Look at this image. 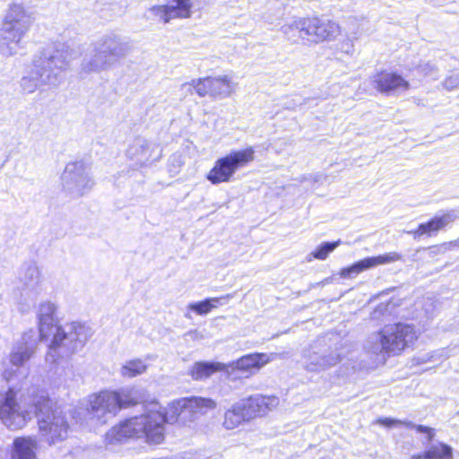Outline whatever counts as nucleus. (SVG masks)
I'll return each mask as SVG.
<instances>
[{"label": "nucleus", "instance_id": "obj_1", "mask_svg": "<svg viewBox=\"0 0 459 459\" xmlns=\"http://www.w3.org/2000/svg\"><path fill=\"white\" fill-rule=\"evenodd\" d=\"M34 413L41 439L48 445L64 441L68 436L69 424L58 409H53L51 401L44 391L36 393L35 388L28 397L17 401V393L9 388L0 394V419L11 429H22Z\"/></svg>", "mask_w": 459, "mask_h": 459}, {"label": "nucleus", "instance_id": "obj_2", "mask_svg": "<svg viewBox=\"0 0 459 459\" xmlns=\"http://www.w3.org/2000/svg\"><path fill=\"white\" fill-rule=\"evenodd\" d=\"M216 407V403L210 398L191 396L170 403V417L160 411H150L140 416L126 420L113 427L106 434L109 444L123 442L129 437H144L149 444H160L165 438V423L178 420L182 414H204Z\"/></svg>", "mask_w": 459, "mask_h": 459}, {"label": "nucleus", "instance_id": "obj_3", "mask_svg": "<svg viewBox=\"0 0 459 459\" xmlns=\"http://www.w3.org/2000/svg\"><path fill=\"white\" fill-rule=\"evenodd\" d=\"M56 312V306L50 301L40 303L38 312L39 337L44 340L52 336L46 354V361L51 364L80 351L92 335L91 329L81 323L58 325Z\"/></svg>", "mask_w": 459, "mask_h": 459}, {"label": "nucleus", "instance_id": "obj_4", "mask_svg": "<svg viewBox=\"0 0 459 459\" xmlns=\"http://www.w3.org/2000/svg\"><path fill=\"white\" fill-rule=\"evenodd\" d=\"M71 60L72 51L65 44L55 43L43 48L34 56L29 74L22 77V91L30 94L41 86H59Z\"/></svg>", "mask_w": 459, "mask_h": 459}, {"label": "nucleus", "instance_id": "obj_5", "mask_svg": "<svg viewBox=\"0 0 459 459\" xmlns=\"http://www.w3.org/2000/svg\"><path fill=\"white\" fill-rule=\"evenodd\" d=\"M131 51L130 44L115 33L108 32L92 41L81 63V74H100L108 71Z\"/></svg>", "mask_w": 459, "mask_h": 459}, {"label": "nucleus", "instance_id": "obj_6", "mask_svg": "<svg viewBox=\"0 0 459 459\" xmlns=\"http://www.w3.org/2000/svg\"><path fill=\"white\" fill-rule=\"evenodd\" d=\"M34 17L22 4L9 5L0 28V52L12 56L23 48V39L29 32Z\"/></svg>", "mask_w": 459, "mask_h": 459}, {"label": "nucleus", "instance_id": "obj_7", "mask_svg": "<svg viewBox=\"0 0 459 459\" xmlns=\"http://www.w3.org/2000/svg\"><path fill=\"white\" fill-rule=\"evenodd\" d=\"M416 338V333L410 325H388L368 338L366 349L376 355H396L411 344Z\"/></svg>", "mask_w": 459, "mask_h": 459}, {"label": "nucleus", "instance_id": "obj_8", "mask_svg": "<svg viewBox=\"0 0 459 459\" xmlns=\"http://www.w3.org/2000/svg\"><path fill=\"white\" fill-rule=\"evenodd\" d=\"M351 352V347L342 341L326 342L319 339L305 354V368L310 372H321L336 366Z\"/></svg>", "mask_w": 459, "mask_h": 459}, {"label": "nucleus", "instance_id": "obj_9", "mask_svg": "<svg viewBox=\"0 0 459 459\" xmlns=\"http://www.w3.org/2000/svg\"><path fill=\"white\" fill-rule=\"evenodd\" d=\"M137 403L138 400L132 391H103L90 396L88 411L100 424H105L114 418L121 409Z\"/></svg>", "mask_w": 459, "mask_h": 459}, {"label": "nucleus", "instance_id": "obj_10", "mask_svg": "<svg viewBox=\"0 0 459 459\" xmlns=\"http://www.w3.org/2000/svg\"><path fill=\"white\" fill-rule=\"evenodd\" d=\"M254 159L255 151L252 147L230 152L216 160L206 178L213 185L229 182L238 169L244 168Z\"/></svg>", "mask_w": 459, "mask_h": 459}, {"label": "nucleus", "instance_id": "obj_11", "mask_svg": "<svg viewBox=\"0 0 459 459\" xmlns=\"http://www.w3.org/2000/svg\"><path fill=\"white\" fill-rule=\"evenodd\" d=\"M61 179L64 190L73 197L83 196L95 184L91 176V167L82 160L67 163Z\"/></svg>", "mask_w": 459, "mask_h": 459}, {"label": "nucleus", "instance_id": "obj_12", "mask_svg": "<svg viewBox=\"0 0 459 459\" xmlns=\"http://www.w3.org/2000/svg\"><path fill=\"white\" fill-rule=\"evenodd\" d=\"M126 155L136 167L143 168L158 161L161 150L156 142L139 135L129 143Z\"/></svg>", "mask_w": 459, "mask_h": 459}, {"label": "nucleus", "instance_id": "obj_13", "mask_svg": "<svg viewBox=\"0 0 459 459\" xmlns=\"http://www.w3.org/2000/svg\"><path fill=\"white\" fill-rule=\"evenodd\" d=\"M307 26L310 32L308 42L311 43L333 40L341 32V27L336 22L325 18H307Z\"/></svg>", "mask_w": 459, "mask_h": 459}, {"label": "nucleus", "instance_id": "obj_14", "mask_svg": "<svg viewBox=\"0 0 459 459\" xmlns=\"http://www.w3.org/2000/svg\"><path fill=\"white\" fill-rule=\"evenodd\" d=\"M402 259V255L396 252H390L377 256L366 257L359 260L351 266L342 268L340 272V275L342 278H352L361 272L376 267L380 264H390Z\"/></svg>", "mask_w": 459, "mask_h": 459}, {"label": "nucleus", "instance_id": "obj_15", "mask_svg": "<svg viewBox=\"0 0 459 459\" xmlns=\"http://www.w3.org/2000/svg\"><path fill=\"white\" fill-rule=\"evenodd\" d=\"M38 343L37 333L33 330L25 332L10 353V363L17 368L22 367L35 352Z\"/></svg>", "mask_w": 459, "mask_h": 459}, {"label": "nucleus", "instance_id": "obj_16", "mask_svg": "<svg viewBox=\"0 0 459 459\" xmlns=\"http://www.w3.org/2000/svg\"><path fill=\"white\" fill-rule=\"evenodd\" d=\"M459 218V211L458 210H450L447 212L442 214L441 216H435L433 219L429 221L426 223H420L417 230L408 231L409 234H411L413 238H419L422 235L430 236L432 232H437L447 225L454 222L456 219Z\"/></svg>", "mask_w": 459, "mask_h": 459}, {"label": "nucleus", "instance_id": "obj_17", "mask_svg": "<svg viewBox=\"0 0 459 459\" xmlns=\"http://www.w3.org/2000/svg\"><path fill=\"white\" fill-rule=\"evenodd\" d=\"M191 6L190 0H169L165 5L154 7L153 11L165 22H169L171 19L189 17Z\"/></svg>", "mask_w": 459, "mask_h": 459}, {"label": "nucleus", "instance_id": "obj_18", "mask_svg": "<svg viewBox=\"0 0 459 459\" xmlns=\"http://www.w3.org/2000/svg\"><path fill=\"white\" fill-rule=\"evenodd\" d=\"M276 397H266L262 395L250 396L247 399L238 402L246 417L249 420L256 416H262L266 413L270 406H274L277 403Z\"/></svg>", "mask_w": 459, "mask_h": 459}, {"label": "nucleus", "instance_id": "obj_19", "mask_svg": "<svg viewBox=\"0 0 459 459\" xmlns=\"http://www.w3.org/2000/svg\"><path fill=\"white\" fill-rule=\"evenodd\" d=\"M375 88L382 93L390 94L409 88V82L395 73H381L374 78Z\"/></svg>", "mask_w": 459, "mask_h": 459}, {"label": "nucleus", "instance_id": "obj_20", "mask_svg": "<svg viewBox=\"0 0 459 459\" xmlns=\"http://www.w3.org/2000/svg\"><path fill=\"white\" fill-rule=\"evenodd\" d=\"M281 31L292 44H297L299 40L308 42L310 32L307 26V18H298L292 22L283 25Z\"/></svg>", "mask_w": 459, "mask_h": 459}, {"label": "nucleus", "instance_id": "obj_21", "mask_svg": "<svg viewBox=\"0 0 459 459\" xmlns=\"http://www.w3.org/2000/svg\"><path fill=\"white\" fill-rule=\"evenodd\" d=\"M270 361L266 353H251L245 355L234 362L236 368L242 371H248L252 368L259 369Z\"/></svg>", "mask_w": 459, "mask_h": 459}, {"label": "nucleus", "instance_id": "obj_22", "mask_svg": "<svg viewBox=\"0 0 459 459\" xmlns=\"http://www.w3.org/2000/svg\"><path fill=\"white\" fill-rule=\"evenodd\" d=\"M12 459H34L36 442L30 437H18L13 442Z\"/></svg>", "mask_w": 459, "mask_h": 459}, {"label": "nucleus", "instance_id": "obj_23", "mask_svg": "<svg viewBox=\"0 0 459 459\" xmlns=\"http://www.w3.org/2000/svg\"><path fill=\"white\" fill-rule=\"evenodd\" d=\"M234 91V84L228 76L211 77V97L226 98Z\"/></svg>", "mask_w": 459, "mask_h": 459}, {"label": "nucleus", "instance_id": "obj_24", "mask_svg": "<svg viewBox=\"0 0 459 459\" xmlns=\"http://www.w3.org/2000/svg\"><path fill=\"white\" fill-rule=\"evenodd\" d=\"M232 298V295H226L220 298H209L205 299L204 300L195 302V303H190L188 305V309L191 311H194L197 315H206L208 314L212 308L217 307L219 305H223L227 302L229 299Z\"/></svg>", "mask_w": 459, "mask_h": 459}, {"label": "nucleus", "instance_id": "obj_25", "mask_svg": "<svg viewBox=\"0 0 459 459\" xmlns=\"http://www.w3.org/2000/svg\"><path fill=\"white\" fill-rule=\"evenodd\" d=\"M219 364L207 361L195 362L190 369V375L195 380L208 378L214 372L220 370Z\"/></svg>", "mask_w": 459, "mask_h": 459}, {"label": "nucleus", "instance_id": "obj_26", "mask_svg": "<svg viewBox=\"0 0 459 459\" xmlns=\"http://www.w3.org/2000/svg\"><path fill=\"white\" fill-rule=\"evenodd\" d=\"M21 280L28 289L36 290L41 281V274L37 264L34 263L26 264Z\"/></svg>", "mask_w": 459, "mask_h": 459}, {"label": "nucleus", "instance_id": "obj_27", "mask_svg": "<svg viewBox=\"0 0 459 459\" xmlns=\"http://www.w3.org/2000/svg\"><path fill=\"white\" fill-rule=\"evenodd\" d=\"M245 420H248L244 413V410L237 403L225 412L223 425L227 429H233Z\"/></svg>", "mask_w": 459, "mask_h": 459}, {"label": "nucleus", "instance_id": "obj_28", "mask_svg": "<svg viewBox=\"0 0 459 459\" xmlns=\"http://www.w3.org/2000/svg\"><path fill=\"white\" fill-rule=\"evenodd\" d=\"M147 367L143 363V360L137 359H132L129 361H126L120 369V374L128 378L134 377L138 375H141L145 372Z\"/></svg>", "mask_w": 459, "mask_h": 459}, {"label": "nucleus", "instance_id": "obj_29", "mask_svg": "<svg viewBox=\"0 0 459 459\" xmlns=\"http://www.w3.org/2000/svg\"><path fill=\"white\" fill-rule=\"evenodd\" d=\"M182 87L187 88L186 91L190 92L194 89L200 97L211 96V77L192 80L191 82L184 83Z\"/></svg>", "mask_w": 459, "mask_h": 459}, {"label": "nucleus", "instance_id": "obj_30", "mask_svg": "<svg viewBox=\"0 0 459 459\" xmlns=\"http://www.w3.org/2000/svg\"><path fill=\"white\" fill-rule=\"evenodd\" d=\"M429 459H454V449L443 442L433 443L430 445Z\"/></svg>", "mask_w": 459, "mask_h": 459}, {"label": "nucleus", "instance_id": "obj_31", "mask_svg": "<svg viewBox=\"0 0 459 459\" xmlns=\"http://www.w3.org/2000/svg\"><path fill=\"white\" fill-rule=\"evenodd\" d=\"M404 426L408 429H415L419 433L425 434V440H422V444L425 447L437 442L434 441V437L436 436L435 429L424 425H418L413 423L412 421L404 422Z\"/></svg>", "mask_w": 459, "mask_h": 459}, {"label": "nucleus", "instance_id": "obj_32", "mask_svg": "<svg viewBox=\"0 0 459 459\" xmlns=\"http://www.w3.org/2000/svg\"><path fill=\"white\" fill-rule=\"evenodd\" d=\"M348 22L351 27V31L349 32L348 41L342 44L341 49L346 54H352L354 52L352 41L358 39L359 26L355 18H349Z\"/></svg>", "mask_w": 459, "mask_h": 459}, {"label": "nucleus", "instance_id": "obj_33", "mask_svg": "<svg viewBox=\"0 0 459 459\" xmlns=\"http://www.w3.org/2000/svg\"><path fill=\"white\" fill-rule=\"evenodd\" d=\"M340 244L341 240L333 242H324L311 253V255L316 259L325 260L327 258L328 255L333 252Z\"/></svg>", "mask_w": 459, "mask_h": 459}, {"label": "nucleus", "instance_id": "obj_34", "mask_svg": "<svg viewBox=\"0 0 459 459\" xmlns=\"http://www.w3.org/2000/svg\"><path fill=\"white\" fill-rule=\"evenodd\" d=\"M408 420H395V419H392V418H383V419H378L377 420V422L382 425V426H385V427H387V428H393V427H397V426H404V422H407Z\"/></svg>", "mask_w": 459, "mask_h": 459}, {"label": "nucleus", "instance_id": "obj_35", "mask_svg": "<svg viewBox=\"0 0 459 459\" xmlns=\"http://www.w3.org/2000/svg\"><path fill=\"white\" fill-rule=\"evenodd\" d=\"M443 85L446 89L451 91L459 86V74H453L445 79Z\"/></svg>", "mask_w": 459, "mask_h": 459}, {"label": "nucleus", "instance_id": "obj_36", "mask_svg": "<svg viewBox=\"0 0 459 459\" xmlns=\"http://www.w3.org/2000/svg\"><path fill=\"white\" fill-rule=\"evenodd\" d=\"M204 334L198 330H190L184 334V338L186 342L189 341H200L204 339Z\"/></svg>", "mask_w": 459, "mask_h": 459}, {"label": "nucleus", "instance_id": "obj_37", "mask_svg": "<svg viewBox=\"0 0 459 459\" xmlns=\"http://www.w3.org/2000/svg\"><path fill=\"white\" fill-rule=\"evenodd\" d=\"M387 304H380L371 314L373 319H377L378 316L387 310Z\"/></svg>", "mask_w": 459, "mask_h": 459}, {"label": "nucleus", "instance_id": "obj_38", "mask_svg": "<svg viewBox=\"0 0 459 459\" xmlns=\"http://www.w3.org/2000/svg\"><path fill=\"white\" fill-rule=\"evenodd\" d=\"M430 445L427 446L425 451L420 454H415L411 456V459H429Z\"/></svg>", "mask_w": 459, "mask_h": 459}, {"label": "nucleus", "instance_id": "obj_39", "mask_svg": "<svg viewBox=\"0 0 459 459\" xmlns=\"http://www.w3.org/2000/svg\"><path fill=\"white\" fill-rule=\"evenodd\" d=\"M445 250H446L445 245L444 246H434V247H429V254L431 255H436L438 253H442Z\"/></svg>", "mask_w": 459, "mask_h": 459}, {"label": "nucleus", "instance_id": "obj_40", "mask_svg": "<svg viewBox=\"0 0 459 459\" xmlns=\"http://www.w3.org/2000/svg\"><path fill=\"white\" fill-rule=\"evenodd\" d=\"M13 376V371L12 370H9V369H5L4 372H3V377L4 379H6L7 381L10 380V378L12 377Z\"/></svg>", "mask_w": 459, "mask_h": 459}, {"label": "nucleus", "instance_id": "obj_41", "mask_svg": "<svg viewBox=\"0 0 459 459\" xmlns=\"http://www.w3.org/2000/svg\"><path fill=\"white\" fill-rule=\"evenodd\" d=\"M281 16H282V12H281V9H279V13L277 14V16H276L275 20L280 19Z\"/></svg>", "mask_w": 459, "mask_h": 459}, {"label": "nucleus", "instance_id": "obj_42", "mask_svg": "<svg viewBox=\"0 0 459 459\" xmlns=\"http://www.w3.org/2000/svg\"><path fill=\"white\" fill-rule=\"evenodd\" d=\"M264 19H265L268 22H270V23H273V19H271L270 17H268V16H266V15H264Z\"/></svg>", "mask_w": 459, "mask_h": 459}]
</instances>
